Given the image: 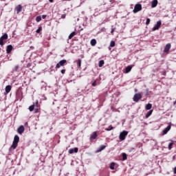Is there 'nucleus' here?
<instances>
[{"label":"nucleus","mask_w":176,"mask_h":176,"mask_svg":"<svg viewBox=\"0 0 176 176\" xmlns=\"http://www.w3.org/2000/svg\"><path fill=\"white\" fill-rule=\"evenodd\" d=\"M19 142H20V137H19L17 135H15L11 148H12V149H16L19 145Z\"/></svg>","instance_id":"nucleus-1"},{"label":"nucleus","mask_w":176,"mask_h":176,"mask_svg":"<svg viewBox=\"0 0 176 176\" xmlns=\"http://www.w3.org/2000/svg\"><path fill=\"white\" fill-rule=\"evenodd\" d=\"M127 134L129 132L127 131H123L120 133V141H124L126 140V137H127Z\"/></svg>","instance_id":"nucleus-2"},{"label":"nucleus","mask_w":176,"mask_h":176,"mask_svg":"<svg viewBox=\"0 0 176 176\" xmlns=\"http://www.w3.org/2000/svg\"><path fill=\"white\" fill-rule=\"evenodd\" d=\"M8 38V34L5 33L1 38H0V46H3L5 45V41H6Z\"/></svg>","instance_id":"nucleus-3"},{"label":"nucleus","mask_w":176,"mask_h":176,"mask_svg":"<svg viewBox=\"0 0 176 176\" xmlns=\"http://www.w3.org/2000/svg\"><path fill=\"white\" fill-rule=\"evenodd\" d=\"M140 10H142V6L141 4H136L133 12V13H138V12H140Z\"/></svg>","instance_id":"nucleus-4"},{"label":"nucleus","mask_w":176,"mask_h":176,"mask_svg":"<svg viewBox=\"0 0 176 176\" xmlns=\"http://www.w3.org/2000/svg\"><path fill=\"white\" fill-rule=\"evenodd\" d=\"M66 63H67V60L65 59L61 60L58 63L56 64V68L58 69L60 68V67H64V65H65Z\"/></svg>","instance_id":"nucleus-5"},{"label":"nucleus","mask_w":176,"mask_h":176,"mask_svg":"<svg viewBox=\"0 0 176 176\" xmlns=\"http://www.w3.org/2000/svg\"><path fill=\"white\" fill-rule=\"evenodd\" d=\"M142 98V96L141 95V94H135L133 96V101H135V102H138V101H140V100H141Z\"/></svg>","instance_id":"nucleus-6"},{"label":"nucleus","mask_w":176,"mask_h":176,"mask_svg":"<svg viewBox=\"0 0 176 176\" xmlns=\"http://www.w3.org/2000/svg\"><path fill=\"white\" fill-rule=\"evenodd\" d=\"M22 10H23V6H21V4L15 7V12H16V14H19V13L22 12Z\"/></svg>","instance_id":"nucleus-7"},{"label":"nucleus","mask_w":176,"mask_h":176,"mask_svg":"<svg viewBox=\"0 0 176 176\" xmlns=\"http://www.w3.org/2000/svg\"><path fill=\"white\" fill-rule=\"evenodd\" d=\"M160 25H162V21H158L157 22L156 25L153 27V31H157V30H159L160 28Z\"/></svg>","instance_id":"nucleus-8"},{"label":"nucleus","mask_w":176,"mask_h":176,"mask_svg":"<svg viewBox=\"0 0 176 176\" xmlns=\"http://www.w3.org/2000/svg\"><path fill=\"white\" fill-rule=\"evenodd\" d=\"M170 49H171V44H166L164 50V53H168V52H170Z\"/></svg>","instance_id":"nucleus-9"},{"label":"nucleus","mask_w":176,"mask_h":176,"mask_svg":"<svg viewBox=\"0 0 176 176\" xmlns=\"http://www.w3.org/2000/svg\"><path fill=\"white\" fill-rule=\"evenodd\" d=\"M12 50H13V46L12 45H9L7 46V49H6L7 54H10Z\"/></svg>","instance_id":"nucleus-10"},{"label":"nucleus","mask_w":176,"mask_h":176,"mask_svg":"<svg viewBox=\"0 0 176 176\" xmlns=\"http://www.w3.org/2000/svg\"><path fill=\"white\" fill-rule=\"evenodd\" d=\"M25 130V129L24 128V126L21 125L17 129V133H19V134H22L24 133Z\"/></svg>","instance_id":"nucleus-11"},{"label":"nucleus","mask_w":176,"mask_h":176,"mask_svg":"<svg viewBox=\"0 0 176 176\" xmlns=\"http://www.w3.org/2000/svg\"><path fill=\"white\" fill-rule=\"evenodd\" d=\"M170 130H171V124L168 125V126L164 129L163 135H165V134H167Z\"/></svg>","instance_id":"nucleus-12"},{"label":"nucleus","mask_w":176,"mask_h":176,"mask_svg":"<svg viewBox=\"0 0 176 176\" xmlns=\"http://www.w3.org/2000/svg\"><path fill=\"white\" fill-rule=\"evenodd\" d=\"M78 151H79V148H78V147L74 148H74H70L69 150V153H70V154H72L74 153H78Z\"/></svg>","instance_id":"nucleus-13"},{"label":"nucleus","mask_w":176,"mask_h":176,"mask_svg":"<svg viewBox=\"0 0 176 176\" xmlns=\"http://www.w3.org/2000/svg\"><path fill=\"white\" fill-rule=\"evenodd\" d=\"M98 135H97V132L94 131L90 136L91 140H96V138H97Z\"/></svg>","instance_id":"nucleus-14"},{"label":"nucleus","mask_w":176,"mask_h":176,"mask_svg":"<svg viewBox=\"0 0 176 176\" xmlns=\"http://www.w3.org/2000/svg\"><path fill=\"white\" fill-rule=\"evenodd\" d=\"M131 69H133V66L131 65L127 66L125 69V74H129V72H130Z\"/></svg>","instance_id":"nucleus-15"},{"label":"nucleus","mask_w":176,"mask_h":176,"mask_svg":"<svg viewBox=\"0 0 176 176\" xmlns=\"http://www.w3.org/2000/svg\"><path fill=\"white\" fill-rule=\"evenodd\" d=\"M157 3H158L157 0H153L151 2V8H156V6H157Z\"/></svg>","instance_id":"nucleus-16"},{"label":"nucleus","mask_w":176,"mask_h":176,"mask_svg":"<svg viewBox=\"0 0 176 176\" xmlns=\"http://www.w3.org/2000/svg\"><path fill=\"white\" fill-rule=\"evenodd\" d=\"M10 90H12V86L7 85L6 87V93H7V94H8V93H10Z\"/></svg>","instance_id":"nucleus-17"},{"label":"nucleus","mask_w":176,"mask_h":176,"mask_svg":"<svg viewBox=\"0 0 176 176\" xmlns=\"http://www.w3.org/2000/svg\"><path fill=\"white\" fill-rule=\"evenodd\" d=\"M145 109L146 111H149L150 109H152V104L148 103L146 105Z\"/></svg>","instance_id":"nucleus-18"},{"label":"nucleus","mask_w":176,"mask_h":176,"mask_svg":"<svg viewBox=\"0 0 176 176\" xmlns=\"http://www.w3.org/2000/svg\"><path fill=\"white\" fill-rule=\"evenodd\" d=\"M153 113V110H150L146 114V119H148V118H149V116H151V115H152V113Z\"/></svg>","instance_id":"nucleus-19"},{"label":"nucleus","mask_w":176,"mask_h":176,"mask_svg":"<svg viewBox=\"0 0 176 176\" xmlns=\"http://www.w3.org/2000/svg\"><path fill=\"white\" fill-rule=\"evenodd\" d=\"M91 46H96V45H97V41L94 38L91 39Z\"/></svg>","instance_id":"nucleus-20"},{"label":"nucleus","mask_w":176,"mask_h":176,"mask_svg":"<svg viewBox=\"0 0 176 176\" xmlns=\"http://www.w3.org/2000/svg\"><path fill=\"white\" fill-rule=\"evenodd\" d=\"M76 35V32H72L69 35V39L72 38L73 37Z\"/></svg>","instance_id":"nucleus-21"},{"label":"nucleus","mask_w":176,"mask_h":176,"mask_svg":"<svg viewBox=\"0 0 176 176\" xmlns=\"http://www.w3.org/2000/svg\"><path fill=\"white\" fill-rule=\"evenodd\" d=\"M174 141L172 140V142L168 144V149L169 151H171L173 149V146L174 145Z\"/></svg>","instance_id":"nucleus-22"},{"label":"nucleus","mask_w":176,"mask_h":176,"mask_svg":"<svg viewBox=\"0 0 176 176\" xmlns=\"http://www.w3.org/2000/svg\"><path fill=\"white\" fill-rule=\"evenodd\" d=\"M104 64H105V62H104V60H101L99 61V67L100 68H101V67H102L104 65Z\"/></svg>","instance_id":"nucleus-23"},{"label":"nucleus","mask_w":176,"mask_h":176,"mask_svg":"<svg viewBox=\"0 0 176 176\" xmlns=\"http://www.w3.org/2000/svg\"><path fill=\"white\" fill-rule=\"evenodd\" d=\"M77 65H78V67L79 68H80V67H81V65H82V60L78 59V60H77Z\"/></svg>","instance_id":"nucleus-24"},{"label":"nucleus","mask_w":176,"mask_h":176,"mask_svg":"<svg viewBox=\"0 0 176 176\" xmlns=\"http://www.w3.org/2000/svg\"><path fill=\"white\" fill-rule=\"evenodd\" d=\"M122 160H127V154L123 153L122 154Z\"/></svg>","instance_id":"nucleus-25"},{"label":"nucleus","mask_w":176,"mask_h":176,"mask_svg":"<svg viewBox=\"0 0 176 176\" xmlns=\"http://www.w3.org/2000/svg\"><path fill=\"white\" fill-rule=\"evenodd\" d=\"M106 131H111V130H113V126L112 125H110L108 128L105 129Z\"/></svg>","instance_id":"nucleus-26"},{"label":"nucleus","mask_w":176,"mask_h":176,"mask_svg":"<svg viewBox=\"0 0 176 176\" xmlns=\"http://www.w3.org/2000/svg\"><path fill=\"white\" fill-rule=\"evenodd\" d=\"M41 20H42V16H38L36 17V21L37 23H39V21H41Z\"/></svg>","instance_id":"nucleus-27"},{"label":"nucleus","mask_w":176,"mask_h":176,"mask_svg":"<svg viewBox=\"0 0 176 176\" xmlns=\"http://www.w3.org/2000/svg\"><path fill=\"white\" fill-rule=\"evenodd\" d=\"M34 109H35V104H32V106H30L29 107V110L30 111V112H32V111H34Z\"/></svg>","instance_id":"nucleus-28"},{"label":"nucleus","mask_w":176,"mask_h":176,"mask_svg":"<svg viewBox=\"0 0 176 176\" xmlns=\"http://www.w3.org/2000/svg\"><path fill=\"white\" fill-rule=\"evenodd\" d=\"M110 168H111V170H115V162H112L110 164Z\"/></svg>","instance_id":"nucleus-29"},{"label":"nucleus","mask_w":176,"mask_h":176,"mask_svg":"<svg viewBox=\"0 0 176 176\" xmlns=\"http://www.w3.org/2000/svg\"><path fill=\"white\" fill-rule=\"evenodd\" d=\"M42 31V26L38 27V30H36V34H40Z\"/></svg>","instance_id":"nucleus-30"},{"label":"nucleus","mask_w":176,"mask_h":176,"mask_svg":"<svg viewBox=\"0 0 176 176\" xmlns=\"http://www.w3.org/2000/svg\"><path fill=\"white\" fill-rule=\"evenodd\" d=\"M106 148L105 145L100 146L98 152H101V151H104V148Z\"/></svg>","instance_id":"nucleus-31"},{"label":"nucleus","mask_w":176,"mask_h":176,"mask_svg":"<svg viewBox=\"0 0 176 176\" xmlns=\"http://www.w3.org/2000/svg\"><path fill=\"white\" fill-rule=\"evenodd\" d=\"M115 45H116L115 41H111L110 47H115Z\"/></svg>","instance_id":"nucleus-32"},{"label":"nucleus","mask_w":176,"mask_h":176,"mask_svg":"<svg viewBox=\"0 0 176 176\" xmlns=\"http://www.w3.org/2000/svg\"><path fill=\"white\" fill-rule=\"evenodd\" d=\"M149 23H151V19L149 18H147L146 21V25H149Z\"/></svg>","instance_id":"nucleus-33"},{"label":"nucleus","mask_w":176,"mask_h":176,"mask_svg":"<svg viewBox=\"0 0 176 176\" xmlns=\"http://www.w3.org/2000/svg\"><path fill=\"white\" fill-rule=\"evenodd\" d=\"M34 107H36V108H38L39 107V102H38V100L36 102Z\"/></svg>","instance_id":"nucleus-34"},{"label":"nucleus","mask_w":176,"mask_h":176,"mask_svg":"<svg viewBox=\"0 0 176 176\" xmlns=\"http://www.w3.org/2000/svg\"><path fill=\"white\" fill-rule=\"evenodd\" d=\"M38 112H39V109L38 108L34 109V113H38Z\"/></svg>","instance_id":"nucleus-35"},{"label":"nucleus","mask_w":176,"mask_h":176,"mask_svg":"<svg viewBox=\"0 0 176 176\" xmlns=\"http://www.w3.org/2000/svg\"><path fill=\"white\" fill-rule=\"evenodd\" d=\"M14 71H16V72L19 71V65H16L14 67Z\"/></svg>","instance_id":"nucleus-36"},{"label":"nucleus","mask_w":176,"mask_h":176,"mask_svg":"<svg viewBox=\"0 0 176 176\" xmlns=\"http://www.w3.org/2000/svg\"><path fill=\"white\" fill-rule=\"evenodd\" d=\"M92 86H94V87L97 86V81H94V82L92 83Z\"/></svg>","instance_id":"nucleus-37"},{"label":"nucleus","mask_w":176,"mask_h":176,"mask_svg":"<svg viewBox=\"0 0 176 176\" xmlns=\"http://www.w3.org/2000/svg\"><path fill=\"white\" fill-rule=\"evenodd\" d=\"M113 32H115V28L111 29V34L113 35Z\"/></svg>","instance_id":"nucleus-38"},{"label":"nucleus","mask_w":176,"mask_h":176,"mask_svg":"<svg viewBox=\"0 0 176 176\" xmlns=\"http://www.w3.org/2000/svg\"><path fill=\"white\" fill-rule=\"evenodd\" d=\"M60 72H61V74H65V69H62V70L60 71Z\"/></svg>","instance_id":"nucleus-39"},{"label":"nucleus","mask_w":176,"mask_h":176,"mask_svg":"<svg viewBox=\"0 0 176 176\" xmlns=\"http://www.w3.org/2000/svg\"><path fill=\"white\" fill-rule=\"evenodd\" d=\"M173 173L174 174H176V166L173 168Z\"/></svg>","instance_id":"nucleus-40"},{"label":"nucleus","mask_w":176,"mask_h":176,"mask_svg":"<svg viewBox=\"0 0 176 176\" xmlns=\"http://www.w3.org/2000/svg\"><path fill=\"white\" fill-rule=\"evenodd\" d=\"M46 16H47L46 15H43L42 19H46Z\"/></svg>","instance_id":"nucleus-41"},{"label":"nucleus","mask_w":176,"mask_h":176,"mask_svg":"<svg viewBox=\"0 0 176 176\" xmlns=\"http://www.w3.org/2000/svg\"><path fill=\"white\" fill-rule=\"evenodd\" d=\"M62 19H65V14L62 15Z\"/></svg>","instance_id":"nucleus-42"},{"label":"nucleus","mask_w":176,"mask_h":176,"mask_svg":"<svg viewBox=\"0 0 176 176\" xmlns=\"http://www.w3.org/2000/svg\"><path fill=\"white\" fill-rule=\"evenodd\" d=\"M51 3H53V0H49Z\"/></svg>","instance_id":"nucleus-43"},{"label":"nucleus","mask_w":176,"mask_h":176,"mask_svg":"<svg viewBox=\"0 0 176 176\" xmlns=\"http://www.w3.org/2000/svg\"><path fill=\"white\" fill-rule=\"evenodd\" d=\"M25 126H28V122H25Z\"/></svg>","instance_id":"nucleus-44"},{"label":"nucleus","mask_w":176,"mask_h":176,"mask_svg":"<svg viewBox=\"0 0 176 176\" xmlns=\"http://www.w3.org/2000/svg\"><path fill=\"white\" fill-rule=\"evenodd\" d=\"M146 95L148 96V93Z\"/></svg>","instance_id":"nucleus-45"}]
</instances>
